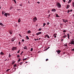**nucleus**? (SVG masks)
I'll list each match as a JSON object with an SVG mask.
<instances>
[{"instance_id":"nucleus-2","label":"nucleus","mask_w":74,"mask_h":74,"mask_svg":"<svg viewBox=\"0 0 74 74\" xmlns=\"http://www.w3.org/2000/svg\"><path fill=\"white\" fill-rule=\"evenodd\" d=\"M17 47H13L12 48V51H14V50H16Z\"/></svg>"},{"instance_id":"nucleus-57","label":"nucleus","mask_w":74,"mask_h":74,"mask_svg":"<svg viewBox=\"0 0 74 74\" xmlns=\"http://www.w3.org/2000/svg\"><path fill=\"white\" fill-rule=\"evenodd\" d=\"M50 15H51V14H49V15L48 16H49V17L50 16H51Z\"/></svg>"},{"instance_id":"nucleus-38","label":"nucleus","mask_w":74,"mask_h":74,"mask_svg":"<svg viewBox=\"0 0 74 74\" xmlns=\"http://www.w3.org/2000/svg\"><path fill=\"white\" fill-rule=\"evenodd\" d=\"M22 41L23 42H24V41H25V40H24V39H23L22 40Z\"/></svg>"},{"instance_id":"nucleus-25","label":"nucleus","mask_w":74,"mask_h":74,"mask_svg":"<svg viewBox=\"0 0 74 74\" xmlns=\"http://www.w3.org/2000/svg\"><path fill=\"white\" fill-rule=\"evenodd\" d=\"M56 17H59V16L58 15V14H56Z\"/></svg>"},{"instance_id":"nucleus-15","label":"nucleus","mask_w":74,"mask_h":74,"mask_svg":"<svg viewBox=\"0 0 74 74\" xmlns=\"http://www.w3.org/2000/svg\"><path fill=\"white\" fill-rule=\"evenodd\" d=\"M0 54H1V55H4V53H3V52H1L0 53Z\"/></svg>"},{"instance_id":"nucleus-33","label":"nucleus","mask_w":74,"mask_h":74,"mask_svg":"<svg viewBox=\"0 0 74 74\" xmlns=\"http://www.w3.org/2000/svg\"><path fill=\"white\" fill-rule=\"evenodd\" d=\"M19 36H20V37H21L22 38V35H21L20 34H19Z\"/></svg>"},{"instance_id":"nucleus-50","label":"nucleus","mask_w":74,"mask_h":74,"mask_svg":"<svg viewBox=\"0 0 74 74\" xmlns=\"http://www.w3.org/2000/svg\"><path fill=\"white\" fill-rule=\"evenodd\" d=\"M7 15H8V16H9V15H10V14H8V13H7Z\"/></svg>"},{"instance_id":"nucleus-58","label":"nucleus","mask_w":74,"mask_h":74,"mask_svg":"<svg viewBox=\"0 0 74 74\" xmlns=\"http://www.w3.org/2000/svg\"><path fill=\"white\" fill-rule=\"evenodd\" d=\"M54 37H55V38L56 37V36H54Z\"/></svg>"},{"instance_id":"nucleus-1","label":"nucleus","mask_w":74,"mask_h":74,"mask_svg":"<svg viewBox=\"0 0 74 74\" xmlns=\"http://www.w3.org/2000/svg\"><path fill=\"white\" fill-rule=\"evenodd\" d=\"M37 21V18L36 17H35L33 18V21L34 22H35L36 21Z\"/></svg>"},{"instance_id":"nucleus-32","label":"nucleus","mask_w":74,"mask_h":74,"mask_svg":"<svg viewBox=\"0 0 74 74\" xmlns=\"http://www.w3.org/2000/svg\"><path fill=\"white\" fill-rule=\"evenodd\" d=\"M21 61V59L19 58V60H18V62H20Z\"/></svg>"},{"instance_id":"nucleus-30","label":"nucleus","mask_w":74,"mask_h":74,"mask_svg":"<svg viewBox=\"0 0 74 74\" xmlns=\"http://www.w3.org/2000/svg\"><path fill=\"white\" fill-rule=\"evenodd\" d=\"M72 5H73V7H74V2H73V3H72Z\"/></svg>"},{"instance_id":"nucleus-6","label":"nucleus","mask_w":74,"mask_h":74,"mask_svg":"<svg viewBox=\"0 0 74 74\" xmlns=\"http://www.w3.org/2000/svg\"><path fill=\"white\" fill-rule=\"evenodd\" d=\"M42 33V32H38L36 34V35L38 36V35H40V34H41Z\"/></svg>"},{"instance_id":"nucleus-54","label":"nucleus","mask_w":74,"mask_h":74,"mask_svg":"<svg viewBox=\"0 0 74 74\" xmlns=\"http://www.w3.org/2000/svg\"><path fill=\"white\" fill-rule=\"evenodd\" d=\"M48 59H47L46 60V61H48Z\"/></svg>"},{"instance_id":"nucleus-47","label":"nucleus","mask_w":74,"mask_h":74,"mask_svg":"<svg viewBox=\"0 0 74 74\" xmlns=\"http://www.w3.org/2000/svg\"><path fill=\"white\" fill-rule=\"evenodd\" d=\"M21 43L20 42H19L18 43L19 45H21Z\"/></svg>"},{"instance_id":"nucleus-48","label":"nucleus","mask_w":74,"mask_h":74,"mask_svg":"<svg viewBox=\"0 0 74 74\" xmlns=\"http://www.w3.org/2000/svg\"><path fill=\"white\" fill-rule=\"evenodd\" d=\"M64 3L66 2V0H62Z\"/></svg>"},{"instance_id":"nucleus-17","label":"nucleus","mask_w":74,"mask_h":74,"mask_svg":"<svg viewBox=\"0 0 74 74\" xmlns=\"http://www.w3.org/2000/svg\"><path fill=\"white\" fill-rule=\"evenodd\" d=\"M21 20L20 19H19L18 20V23H20V22H21Z\"/></svg>"},{"instance_id":"nucleus-56","label":"nucleus","mask_w":74,"mask_h":74,"mask_svg":"<svg viewBox=\"0 0 74 74\" xmlns=\"http://www.w3.org/2000/svg\"><path fill=\"white\" fill-rule=\"evenodd\" d=\"M14 63H15V62H12V64H14Z\"/></svg>"},{"instance_id":"nucleus-46","label":"nucleus","mask_w":74,"mask_h":74,"mask_svg":"<svg viewBox=\"0 0 74 74\" xmlns=\"http://www.w3.org/2000/svg\"><path fill=\"white\" fill-rule=\"evenodd\" d=\"M20 52V50H18V51H17V53H19V52Z\"/></svg>"},{"instance_id":"nucleus-10","label":"nucleus","mask_w":74,"mask_h":74,"mask_svg":"<svg viewBox=\"0 0 74 74\" xmlns=\"http://www.w3.org/2000/svg\"><path fill=\"white\" fill-rule=\"evenodd\" d=\"M51 11H53V12H55L56 11V9H53Z\"/></svg>"},{"instance_id":"nucleus-62","label":"nucleus","mask_w":74,"mask_h":74,"mask_svg":"<svg viewBox=\"0 0 74 74\" xmlns=\"http://www.w3.org/2000/svg\"><path fill=\"white\" fill-rule=\"evenodd\" d=\"M25 63H27V62H25Z\"/></svg>"},{"instance_id":"nucleus-11","label":"nucleus","mask_w":74,"mask_h":74,"mask_svg":"<svg viewBox=\"0 0 74 74\" xmlns=\"http://www.w3.org/2000/svg\"><path fill=\"white\" fill-rule=\"evenodd\" d=\"M67 35L68 36V38L69 39H70V38L69 37H70V34H67Z\"/></svg>"},{"instance_id":"nucleus-27","label":"nucleus","mask_w":74,"mask_h":74,"mask_svg":"<svg viewBox=\"0 0 74 74\" xmlns=\"http://www.w3.org/2000/svg\"><path fill=\"white\" fill-rule=\"evenodd\" d=\"M64 46H65V47H66V48L67 47V45L64 44Z\"/></svg>"},{"instance_id":"nucleus-22","label":"nucleus","mask_w":74,"mask_h":74,"mask_svg":"<svg viewBox=\"0 0 74 74\" xmlns=\"http://www.w3.org/2000/svg\"><path fill=\"white\" fill-rule=\"evenodd\" d=\"M26 37L27 38V40L29 39V36H26Z\"/></svg>"},{"instance_id":"nucleus-43","label":"nucleus","mask_w":74,"mask_h":74,"mask_svg":"<svg viewBox=\"0 0 74 74\" xmlns=\"http://www.w3.org/2000/svg\"><path fill=\"white\" fill-rule=\"evenodd\" d=\"M71 51H74V49H72L71 50Z\"/></svg>"},{"instance_id":"nucleus-64","label":"nucleus","mask_w":74,"mask_h":74,"mask_svg":"<svg viewBox=\"0 0 74 74\" xmlns=\"http://www.w3.org/2000/svg\"><path fill=\"white\" fill-rule=\"evenodd\" d=\"M36 40H38V38H37V39H36Z\"/></svg>"},{"instance_id":"nucleus-44","label":"nucleus","mask_w":74,"mask_h":74,"mask_svg":"<svg viewBox=\"0 0 74 74\" xmlns=\"http://www.w3.org/2000/svg\"><path fill=\"white\" fill-rule=\"evenodd\" d=\"M63 32L64 33H66V30H64L63 31Z\"/></svg>"},{"instance_id":"nucleus-4","label":"nucleus","mask_w":74,"mask_h":74,"mask_svg":"<svg viewBox=\"0 0 74 74\" xmlns=\"http://www.w3.org/2000/svg\"><path fill=\"white\" fill-rule=\"evenodd\" d=\"M69 44H73L74 45V41H71L69 43Z\"/></svg>"},{"instance_id":"nucleus-49","label":"nucleus","mask_w":74,"mask_h":74,"mask_svg":"<svg viewBox=\"0 0 74 74\" xmlns=\"http://www.w3.org/2000/svg\"><path fill=\"white\" fill-rule=\"evenodd\" d=\"M26 59H27V58L24 59H23V60H26Z\"/></svg>"},{"instance_id":"nucleus-12","label":"nucleus","mask_w":74,"mask_h":74,"mask_svg":"<svg viewBox=\"0 0 74 74\" xmlns=\"http://www.w3.org/2000/svg\"><path fill=\"white\" fill-rule=\"evenodd\" d=\"M69 7H70V5H67L66 7V9H68L69 8Z\"/></svg>"},{"instance_id":"nucleus-7","label":"nucleus","mask_w":74,"mask_h":74,"mask_svg":"<svg viewBox=\"0 0 74 74\" xmlns=\"http://www.w3.org/2000/svg\"><path fill=\"white\" fill-rule=\"evenodd\" d=\"M9 32L10 34H12V31L10 30L9 31Z\"/></svg>"},{"instance_id":"nucleus-14","label":"nucleus","mask_w":74,"mask_h":74,"mask_svg":"<svg viewBox=\"0 0 74 74\" xmlns=\"http://www.w3.org/2000/svg\"><path fill=\"white\" fill-rule=\"evenodd\" d=\"M31 33V31H30V30H29L27 32V33L28 34H30Z\"/></svg>"},{"instance_id":"nucleus-31","label":"nucleus","mask_w":74,"mask_h":74,"mask_svg":"<svg viewBox=\"0 0 74 74\" xmlns=\"http://www.w3.org/2000/svg\"><path fill=\"white\" fill-rule=\"evenodd\" d=\"M33 48H31V49L30 51L31 52H32V51H33Z\"/></svg>"},{"instance_id":"nucleus-34","label":"nucleus","mask_w":74,"mask_h":74,"mask_svg":"<svg viewBox=\"0 0 74 74\" xmlns=\"http://www.w3.org/2000/svg\"><path fill=\"white\" fill-rule=\"evenodd\" d=\"M16 67V64H15L14 66V67Z\"/></svg>"},{"instance_id":"nucleus-3","label":"nucleus","mask_w":74,"mask_h":74,"mask_svg":"<svg viewBox=\"0 0 74 74\" xmlns=\"http://www.w3.org/2000/svg\"><path fill=\"white\" fill-rule=\"evenodd\" d=\"M57 5H58V8H61V5L60 4V3H57Z\"/></svg>"},{"instance_id":"nucleus-52","label":"nucleus","mask_w":74,"mask_h":74,"mask_svg":"<svg viewBox=\"0 0 74 74\" xmlns=\"http://www.w3.org/2000/svg\"><path fill=\"white\" fill-rule=\"evenodd\" d=\"M74 39H72V40L71 41H74Z\"/></svg>"},{"instance_id":"nucleus-20","label":"nucleus","mask_w":74,"mask_h":74,"mask_svg":"<svg viewBox=\"0 0 74 74\" xmlns=\"http://www.w3.org/2000/svg\"><path fill=\"white\" fill-rule=\"evenodd\" d=\"M63 21L64 22V23H66V20L63 19Z\"/></svg>"},{"instance_id":"nucleus-19","label":"nucleus","mask_w":74,"mask_h":74,"mask_svg":"<svg viewBox=\"0 0 74 74\" xmlns=\"http://www.w3.org/2000/svg\"><path fill=\"white\" fill-rule=\"evenodd\" d=\"M50 47H49L47 48L46 49H45V51H47V50H48L49 48Z\"/></svg>"},{"instance_id":"nucleus-60","label":"nucleus","mask_w":74,"mask_h":74,"mask_svg":"<svg viewBox=\"0 0 74 74\" xmlns=\"http://www.w3.org/2000/svg\"><path fill=\"white\" fill-rule=\"evenodd\" d=\"M55 35H56V34H54V36H55Z\"/></svg>"},{"instance_id":"nucleus-51","label":"nucleus","mask_w":74,"mask_h":74,"mask_svg":"<svg viewBox=\"0 0 74 74\" xmlns=\"http://www.w3.org/2000/svg\"><path fill=\"white\" fill-rule=\"evenodd\" d=\"M72 11H73V10L72 9H71L70 10V12H72Z\"/></svg>"},{"instance_id":"nucleus-37","label":"nucleus","mask_w":74,"mask_h":74,"mask_svg":"<svg viewBox=\"0 0 74 74\" xmlns=\"http://www.w3.org/2000/svg\"><path fill=\"white\" fill-rule=\"evenodd\" d=\"M13 1H14L15 3H16V0H13Z\"/></svg>"},{"instance_id":"nucleus-35","label":"nucleus","mask_w":74,"mask_h":74,"mask_svg":"<svg viewBox=\"0 0 74 74\" xmlns=\"http://www.w3.org/2000/svg\"><path fill=\"white\" fill-rule=\"evenodd\" d=\"M9 70H10V69H8L6 71V72H8V71H9Z\"/></svg>"},{"instance_id":"nucleus-23","label":"nucleus","mask_w":74,"mask_h":74,"mask_svg":"<svg viewBox=\"0 0 74 74\" xmlns=\"http://www.w3.org/2000/svg\"><path fill=\"white\" fill-rule=\"evenodd\" d=\"M41 30H42V29L40 28L38 29V31H41Z\"/></svg>"},{"instance_id":"nucleus-9","label":"nucleus","mask_w":74,"mask_h":74,"mask_svg":"<svg viewBox=\"0 0 74 74\" xmlns=\"http://www.w3.org/2000/svg\"><path fill=\"white\" fill-rule=\"evenodd\" d=\"M7 14H7V13H5L4 14V16H6V17H7V16H8Z\"/></svg>"},{"instance_id":"nucleus-42","label":"nucleus","mask_w":74,"mask_h":74,"mask_svg":"<svg viewBox=\"0 0 74 74\" xmlns=\"http://www.w3.org/2000/svg\"><path fill=\"white\" fill-rule=\"evenodd\" d=\"M23 53V51H22L21 53H20V55H22V53Z\"/></svg>"},{"instance_id":"nucleus-40","label":"nucleus","mask_w":74,"mask_h":74,"mask_svg":"<svg viewBox=\"0 0 74 74\" xmlns=\"http://www.w3.org/2000/svg\"><path fill=\"white\" fill-rule=\"evenodd\" d=\"M4 12L3 11L2 12V14L3 15V14H4Z\"/></svg>"},{"instance_id":"nucleus-28","label":"nucleus","mask_w":74,"mask_h":74,"mask_svg":"<svg viewBox=\"0 0 74 74\" xmlns=\"http://www.w3.org/2000/svg\"><path fill=\"white\" fill-rule=\"evenodd\" d=\"M13 8V7H11L10 8V10H12Z\"/></svg>"},{"instance_id":"nucleus-13","label":"nucleus","mask_w":74,"mask_h":74,"mask_svg":"<svg viewBox=\"0 0 74 74\" xmlns=\"http://www.w3.org/2000/svg\"><path fill=\"white\" fill-rule=\"evenodd\" d=\"M15 40V38H13L12 39V42H14V40Z\"/></svg>"},{"instance_id":"nucleus-41","label":"nucleus","mask_w":74,"mask_h":74,"mask_svg":"<svg viewBox=\"0 0 74 74\" xmlns=\"http://www.w3.org/2000/svg\"><path fill=\"white\" fill-rule=\"evenodd\" d=\"M17 58H19V57H20V56H19V55H17Z\"/></svg>"},{"instance_id":"nucleus-24","label":"nucleus","mask_w":74,"mask_h":74,"mask_svg":"<svg viewBox=\"0 0 74 74\" xmlns=\"http://www.w3.org/2000/svg\"><path fill=\"white\" fill-rule=\"evenodd\" d=\"M63 38H66V35L63 36Z\"/></svg>"},{"instance_id":"nucleus-5","label":"nucleus","mask_w":74,"mask_h":74,"mask_svg":"<svg viewBox=\"0 0 74 74\" xmlns=\"http://www.w3.org/2000/svg\"><path fill=\"white\" fill-rule=\"evenodd\" d=\"M56 52H57L58 54H60V53L61 51L60 50H58V51H56Z\"/></svg>"},{"instance_id":"nucleus-29","label":"nucleus","mask_w":74,"mask_h":74,"mask_svg":"<svg viewBox=\"0 0 74 74\" xmlns=\"http://www.w3.org/2000/svg\"><path fill=\"white\" fill-rule=\"evenodd\" d=\"M11 57V55H10V53H9V58H10Z\"/></svg>"},{"instance_id":"nucleus-36","label":"nucleus","mask_w":74,"mask_h":74,"mask_svg":"<svg viewBox=\"0 0 74 74\" xmlns=\"http://www.w3.org/2000/svg\"><path fill=\"white\" fill-rule=\"evenodd\" d=\"M23 49H27V47H23Z\"/></svg>"},{"instance_id":"nucleus-45","label":"nucleus","mask_w":74,"mask_h":74,"mask_svg":"<svg viewBox=\"0 0 74 74\" xmlns=\"http://www.w3.org/2000/svg\"><path fill=\"white\" fill-rule=\"evenodd\" d=\"M49 22H47V25H49Z\"/></svg>"},{"instance_id":"nucleus-16","label":"nucleus","mask_w":74,"mask_h":74,"mask_svg":"<svg viewBox=\"0 0 74 74\" xmlns=\"http://www.w3.org/2000/svg\"><path fill=\"white\" fill-rule=\"evenodd\" d=\"M71 0H69V1L68 2V4H69V3H71Z\"/></svg>"},{"instance_id":"nucleus-61","label":"nucleus","mask_w":74,"mask_h":74,"mask_svg":"<svg viewBox=\"0 0 74 74\" xmlns=\"http://www.w3.org/2000/svg\"><path fill=\"white\" fill-rule=\"evenodd\" d=\"M28 3H29V4H30V2H29V1H28Z\"/></svg>"},{"instance_id":"nucleus-26","label":"nucleus","mask_w":74,"mask_h":74,"mask_svg":"<svg viewBox=\"0 0 74 74\" xmlns=\"http://www.w3.org/2000/svg\"><path fill=\"white\" fill-rule=\"evenodd\" d=\"M47 25V24H46V23H43V27H44V26H45V25Z\"/></svg>"},{"instance_id":"nucleus-59","label":"nucleus","mask_w":74,"mask_h":74,"mask_svg":"<svg viewBox=\"0 0 74 74\" xmlns=\"http://www.w3.org/2000/svg\"><path fill=\"white\" fill-rule=\"evenodd\" d=\"M63 41V39H62L61 40V41Z\"/></svg>"},{"instance_id":"nucleus-8","label":"nucleus","mask_w":74,"mask_h":74,"mask_svg":"<svg viewBox=\"0 0 74 74\" xmlns=\"http://www.w3.org/2000/svg\"><path fill=\"white\" fill-rule=\"evenodd\" d=\"M47 37V38H50L49 37V36L48 35H46L45 36V38H46V37Z\"/></svg>"},{"instance_id":"nucleus-21","label":"nucleus","mask_w":74,"mask_h":74,"mask_svg":"<svg viewBox=\"0 0 74 74\" xmlns=\"http://www.w3.org/2000/svg\"><path fill=\"white\" fill-rule=\"evenodd\" d=\"M23 62H21L20 63V64L21 66H22V64H23Z\"/></svg>"},{"instance_id":"nucleus-18","label":"nucleus","mask_w":74,"mask_h":74,"mask_svg":"<svg viewBox=\"0 0 74 74\" xmlns=\"http://www.w3.org/2000/svg\"><path fill=\"white\" fill-rule=\"evenodd\" d=\"M0 25H1V26H2L4 25L3 24V23H0Z\"/></svg>"},{"instance_id":"nucleus-55","label":"nucleus","mask_w":74,"mask_h":74,"mask_svg":"<svg viewBox=\"0 0 74 74\" xmlns=\"http://www.w3.org/2000/svg\"><path fill=\"white\" fill-rule=\"evenodd\" d=\"M20 6H21V7H22V4H21L20 5Z\"/></svg>"},{"instance_id":"nucleus-39","label":"nucleus","mask_w":74,"mask_h":74,"mask_svg":"<svg viewBox=\"0 0 74 74\" xmlns=\"http://www.w3.org/2000/svg\"><path fill=\"white\" fill-rule=\"evenodd\" d=\"M69 12H70V10H68L67 11V13H69Z\"/></svg>"},{"instance_id":"nucleus-63","label":"nucleus","mask_w":74,"mask_h":74,"mask_svg":"<svg viewBox=\"0 0 74 74\" xmlns=\"http://www.w3.org/2000/svg\"><path fill=\"white\" fill-rule=\"evenodd\" d=\"M34 40H35V41H36V40H37V39H35Z\"/></svg>"},{"instance_id":"nucleus-53","label":"nucleus","mask_w":74,"mask_h":74,"mask_svg":"<svg viewBox=\"0 0 74 74\" xmlns=\"http://www.w3.org/2000/svg\"><path fill=\"white\" fill-rule=\"evenodd\" d=\"M37 3H38V4H40V2H37Z\"/></svg>"}]
</instances>
